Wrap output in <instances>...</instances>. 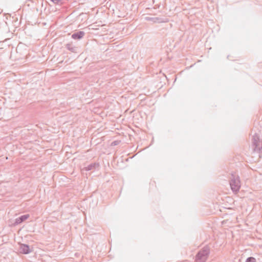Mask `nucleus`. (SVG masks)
I'll return each instance as SVG.
<instances>
[{"label":"nucleus","mask_w":262,"mask_h":262,"mask_svg":"<svg viewBox=\"0 0 262 262\" xmlns=\"http://www.w3.org/2000/svg\"><path fill=\"white\" fill-rule=\"evenodd\" d=\"M230 185L232 191L236 193L239 190L241 186L239 177L235 173H232L230 178Z\"/></svg>","instance_id":"obj_1"},{"label":"nucleus","mask_w":262,"mask_h":262,"mask_svg":"<svg viewBox=\"0 0 262 262\" xmlns=\"http://www.w3.org/2000/svg\"><path fill=\"white\" fill-rule=\"evenodd\" d=\"M210 253V248L206 246L201 249L195 256L194 262H206Z\"/></svg>","instance_id":"obj_2"},{"label":"nucleus","mask_w":262,"mask_h":262,"mask_svg":"<svg viewBox=\"0 0 262 262\" xmlns=\"http://www.w3.org/2000/svg\"><path fill=\"white\" fill-rule=\"evenodd\" d=\"M252 145L254 151L260 152L262 150V143L260 141L259 136L257 134H255L253 136Z\"/></svg>","instance_id":"obj_3"},{"label":"nucleus","mask_w":262,"mask_h":262,"mask_svg":"<svg viewBox=\"0 0 262 262\" xmlns=\"http://www.w3.org/2000/svg\"><path fill=\"white\" fill-rule=\"evenodd\" d=\"M31 250L29 246L25 244H21L19 246V252L21 253L27 254L31 252Z\"/></svg>","instance_id":"obj_4"},{"label":"nucleus","mask_w":262,"mask_h":262,"mask_svg":"<svg viewBox=\"0 0 262 262\" xmlns=\"http://www.w3.org/2000/svg\"><path fill=\"white\" fill-rule=\"evenodd\" d=\"M29 217V214H28L21 215L20 216L16 218L15 220L14 225H17L23 223L26 220H27Z\"/></svg>","instance_id":"obj_5"},{"label":"nucleus","mask_w":262,"mask_h":262,"mask_svg":"<svg viewBox=\"0 0 262 262\" xmlns=\"http://www.w3.org/2000/svg\"><path fill=\"white\" fill-rule=\"evenodd\" d=\"M85 35V33L83 31H79L77 32L74 33L72 35V38L74 39H80L82 38L84 35Z\"/></svg>","instance_id":"obj_6"},{"label":"nucleus","mask_w":262,"mask_h":262,"mask_svg":"<svg viewBox=\"0 0 262 262\" xmlns=\"http://www.w3.org/2000/svg\"><path fill=\"white\" fill-rule=\"evenodd\" d=\"M99 165L98 163H91L90 165H89L88 166L84 167L82 169V170H85L86 171L95 170L96 168H98L99 167Z\"/></svg>","instance_id":"obj_7"},{"label":"nucleus","mask_w":262,"mask_h":262,"mask_svg":"<svg viewBox=\"0 0 262 262\" xmlns=\"http://www.w3.org/2000/svg\"><path fill=\"white\" fill-rule=\"evenodd\" d=\"M66 47L68 50L72 52H77V48L73 46L72 44L68 43L66 45Z\"/></svg>","instance_id":"obj_8"},{"label":"nucleus","mask_w":262,"mask_h":262,"mask_svg":"<svg viewBox=\"0 0 262 262\" xmlns=\"http://www.w3.org/2000/svg\"><path fill=\"white\" fill-rule=\"evenodd\" d=\"M146 20L152 21L155 23L159 22L160 18L158 17H146L145 18Z\"/></svg>","instance_id":"obj_9"},{"label":"nucleus","mask_w":262,"mask_h":262,"mask_svg":"<svg viewBox=\"0 0 262 262\" xmlns=\"http://www.w3.org/2000/svg\"><path fill=\"white\" fill-rule=\"evenodd\" d=\"M246 262H256V259L253 257H249L247 258Z\"/></svg>","instance_id":"obj_10"},{"label":"nucleus","mask_w":262,"mask_h":262,"mask_svg":"<svg viewBox=\"0 0 262 262\" xmlns=\"http://www.w3.org/2000/svg\"><path fill=\"white\" fill-rule=\"evenodd\" d=\"M52 2H53L54 4H61V0H51Z\"/></svg>","instance_id":"obj_11"},{"label":"nucleus","mask_w":262,"mask_h":262,"mask_svg":"<svg viewBox=\"0 0 262 262\" xmlns=\"http://www.w3.org/2000/svg\"><path fill=\"white\" fill-rule=\"evenodd\" d=\"M113 144H114V145H117V144H116L115 141L113 142Z\"/></svg>","instance_id":"obj_12"}]
</instances>
